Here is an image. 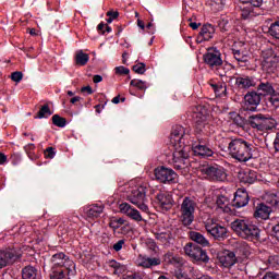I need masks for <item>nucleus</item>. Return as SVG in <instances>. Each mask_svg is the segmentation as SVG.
<instances>
[{
	"instance_id": "f257e3e1",
	"label": "nucleus",
	"mask_w": 279,
	"mask_h": 279,
	"mask_svg": "<svg viewBox=\"0 0 279 279\" xmlns=\"http://www.w3.org/2000/svg\"><path fill=\"white\" fill-rule=\"evenodd\" d=\"M193 120L195 124L196 134H204L205 137H198V144H192V149L195 156H202L203 158H208L215 154L210 147L206 144L208 143V136H210V124H208V116L206 114V109L198 107L193 113Z\"/></svg>"
},
{
	"instance_id": "f03ea898",
	"label": "nucleus",
	"mask_w": 279,
	"mask_h": 279,
	"mask_svg": "<svg viewBox=\"0 0 279 279\" xmlns=\"http://www.w3.org/2000/svg\"><path fill=\"white\" fill-rule=\"evenodd\" d=\"M182 125H175L170 134V144L173 147L172 165L178 171L186 169V158H189V147L184 144L187 138Z\"/></svg>"
},
{
	"instance_id": "7ed1b4c3",
	"label": "nucleus",
	"mask_w": 279,
	"mask_h": 279,
	"mask_svg": "<svg viewBox=\"0 0 279 279\" xmlns=\"http://www.w3.org/2000/svg\"><path fill=\"white\" fill-rule=\"evenodd\" d=\"M228 153L238 162H250L256 158V146L245 138H233L228 144Z\"/></svg>"
},
{
	"instance_id": "20e7f679",
	"label": "nucleus",
	"mask_w": 279,
	"mask_h": 279,
	"mask_svg": "<svg viewBox=\"0 0 279 279\" xmlns=\"http://www.w3.org/2000/svg\"><path fill=\"white\" fill-rule=\"evenodd\" d=\"M51 263L52 274L50 275V279H69L66 276L73 271L72 269H75V264L66 259V255L62 252L52 255Z\"/></svg>"
},
{
	"instance_id": "39448f33",
	"label": "nucleus",
	"mask_w": 279,
	"mask_h": 279,
	"mask_svg": "<svg viewBox=\"0 0 279 279\" xmlns=\"http://www.w3.org/2000/svg\"><path fill=\"white\" fill-rule=\"evenodd\" d=\"M231 229L242 239L252 241V243H258L260 239V230L244 219H235L231 222Z\"/></svg>"
},
{
	"instance_id": "423d86ee",
	"label": "nucleus",
	"mask_w": 279,
	"mask_h": 279,
	"mask_svg": "<svg viewBox=\"0 0 279 279\" xmlns=\"http://www.w3.org/2000/svg\"><path fill=\"white\" fill-rule=\"evenodd\" d=\"M121 191H125L128 202L137 206L143 213H149V206H147V192L145 191V187H130V184H125Z\"/></svg>"
},
{
	"instance_id": "0eeeda50",
	"label": "nucleus",
	"mask_w": 279,
	"mask_h": 279,
	"mask_svg": "<svg viewBox=\"0 0 279 279\" xmlns=\"http://www.w3.org/2000/svg\"><path fill=\"white\" fill-rule=\"evenodd\" d=\"M195 210H197V202L192 197L185 196L179 209L182 226L189 228L195 221Z\"/></svg>"
},
{
	"instance_id": "6e6552de",
	"label": "nucleus",
	"mask_w": 279,
	"mask_h": 279,
	"mask_svg": "<svg viewBox=\"0 0 279 279\" xmlns=\"http://www.w3.org/2000/svg\"><path fill=\"white\" fill-rule=\"evenodd\" d=\"M21 256H23V250L20 246L12 245L0 250V269L14 265L16 260H20Z\"/></svg>"
},
{
	"instance_id": "1a4fd4ad",
	"label": "nucleus",
	"mask_w": 279,
	"mask_h": 279,
	"mask_svg": "<svg viewBox=\"0 0 279 279\" xmlns=\"http://www.w3.org/2000/svg\"><path fill=\"white\" fill-rule=\"evenodd\" d=\"M266 202L270 206L266 205L265 203H260L257 205L254 213V217L256 219H269V215L274 213V208H279L278 194H271L270 196H268Z\"/></svg>"
},
{
	"instance_id": "9d476101",
	"label": "nucleus",
	"mask_w": 279,
	"mask_h": 279,
	"mask_svg": "<svg viewBox=\"0 0 279 279\" xmlns=\"http://www.w3.org/2000/svg\"><path fill=\"white\" fill-rule=\"evenodd\" d=\"M247 121L248 125H251L253 130H259V132H265V130H271V128L276 125V120L263 113L250 116Z\"/></svg>"
},
{
	"instance_id": "9b49d317",
	"label": "nucleus",
	"mask_w": 279,
	"mask_h": 279,
	"mask_svg": "<svg viewBox=\"0 0 279 279\" xmlns=\"http://www.w3.org/2000/svg\"><path fill=\"white\" fill-rule=\"evenodd\" d=\"M199 171L207 180L213 182H226L228 174L221 166H203L199 168Z\"/></svg>"
},
{
	"instance_id": "f8f14e48",
	"label": "nucleus",
	"mask_w": 279,
	"mask_h": 279,
	"mask_svg": "<svg viewBox=\"0 0 279 279\" xmlns=\"http://www.w3.org/2000/svg\"><path fill=\"white\" fill-rule=\"evenodd\" d=\"M278 57L272 49L262 51V66L267 73H274L278 69Z\"/></svg>"
},
{
	"instance_id": "ddd939ff",
	"label": "nucleus",
	"mask_w": 279,
	"mask_h": 279,
	"mask_svg": "<svg viewBox=\"0 0 279 279\" xmlns=\"http://www.w3.org/2000/svg\"><path fill=\"white\" fill-rule=\"evenodd\" d=\"M203 60L209 69H219L223 65V59L221 58V51L217 48H208L207 52L203 56Z\"/></svg>"
},
{
	"instance_id": "4468645a",
	"label": "nucleus",
	"mask_w": 279,
	"mask_h": 279,
	"mask_svg": "<svg viewBox=\"0 0 279 279\" xmlns=\"http://www.w3.org/2000/svg\"><path fill=\"white\" fill-rule=\"evenodd\" d=\"M185 255L189 256V258L193 262V263H208L209 258L208 255L206 254V252L204 250H202V247L197 246V245H185L183 247Z\"/></svg>"
},
{
	"instance_id": "2eb2a0df",
	"label": "nucleus",
	"mask_w": 279,
	"mask_h": 279,
	"mask_svg": "<svg viewBox=\"0 0 279 279\" xmlns=\"http://www.w3.org/2000/svg\"><path fill=\"white\" fill-rule=\"evenodd\" d=\"M263 97V94H259L257 92H248L244 96V104L242 106L243 110L246 112H256V108L260 106V99Z\"/></svg>"
},
{
	"instance_id": "dca6fc26",
	"label": "nucleus",
	"mask_w": 279,
	"mask_h": 279,
	"mask_svg": "<svg viewBox=\"0 0 279 279\" xmlns=\"http://www.w3.org/2000/svg\"><path fill=\"white\" fill-rule=\"evenodd\" d=\"M155 178L162 184H171L178 180V173L172 169L166 167H158L155 169Z\"/></svg>"
},
{
	"instance_id": "f3484780",
	"label": "nucleus",
	"mask_w": 279,
	"mask_h": 279,
	"mask_svg": "<svg viewBox=\"0 0 279 279\" xmlns=\"http://www.w3.org/2000/svg\"><path fill=\"white\" fill-rule=\"evenodd\" d=\"M257 90L262 97H265L267 95H270L268 101L274 106V108H279V100H274V97H276V94L278 93V88H274V85L269 82L260 83L257 86Z\"/></svg>"
},
{
	"instance_id": "a211bd4d",
	"label": "nucleus",
	"mask_w": 279,
	"mask_h": 279,
	"mask_svg": "<svg viewBox=\"0 0 279 279\" xmlns=\"http://www.w3.org/2000/svg\"><path fill=\"white\" fill-rule=\"evenodd\" d=\"M239 254V251L235 253L232 251L225 250L222 252H219L217 255L218 262L220 263L221 267H226L227 269H230V267H234L236 265L238 259L236 255Z\"/></svg>"
},
{
	"instance_id": "6ab92c4d",
	"label": "nucleus",
	"mask_w": 279,
	"mask_h": 279,
	"mask_svg": "<svg viewBox=\"0 0 279 279\" xmlns=\"http://www.w3.org/2000/svg\"><path fill=\"white\" fill-rule=\"evenodd\" d=\"M119 208H120V213H122L123 215H126V217H129L133 221H137V222L143 221V216L141 215V211L133 208L130 204L122 203L120 204Z\"/></svg>"
},
{
	"instance_id": "aec40b11",
	"label": "nucleus",
	"mask_w": 279,
	"mask_h": 279,
	"mask_svg": "<svg viewBox=\"0 0 279 279\" xmlns=\"http://www.w3.org/2000/svg\"><path fill=\"white\" fill-rule=\"evenodd\" d=\"M156 199L163 210H171L173 208V196L169 192H159Z\"/></svg>"
},
{
	"instance_id": "412c9836",
	"label": "nucleus",
	"mask_w": 279,
	"mask_h": 279,
	"mask_svg": "<svg viewBox=\"0 0 279 279\" xmlns=\"http://www.w3.org/2000/svg\"><path fill=\"white\" fill-rule=\"evenodd\" d=\"M250 204V194L245 190H238L233 198V206L235 208H243Z\"/></svg>"
},
{
	"instance_id": "4be33fe9",
	"label": "nucleus",
	"mask_w": 279,
	"mask_h": 279,
	"mask_svg": "<svg viewBox=\"0 0 279 279\" xmlns=\"http://www.w3.org/2000/svg\"><path fill=\"white\" fill-rule=\"evenodd\" d=\"M215 36V26L211 24H205L202 26L201 32L196 38V43L202 44L206 40H211Z\"/></svg>"
},
{
	"instance_id": "5701e85b",
	"label": "nucleus",
	"mask_w": 279,
	"mask_h": 279,
	"mask_svg": "<svg viewBox=\"0 0 279 279\" xmlns=\"http://www.w3.org/2000/svg\"><path fill=\"white\" fill-rule=\"evenodd\" d=\"M206 230L214 239L221 241V239H226V234H228V230L225 227L219 225L206 226Z\"/></svg>"
},
{
	"instance_id": "b1692460",
	"label": "nucleus",
	"mask_w": 279,
	"mask_h": 279,
	"mask_svg": "<svg viewBox=\"0 0 279 279\" xmlns=\"http://www.w3.org/2000/svg\"><path fill=\"white\" fill-rule=\"evenodd\" d=\"M107 267L109 268V271L113 274V276H121L128 271V267L125 265L114 259L107 262Z\"/></svg>"
},
{
	"instance_id": "393cba45",
	"label": "nucleus",
	"mask_w": 279,
	"mask_h": 279,
	"mask_svg": "<svg viewBox=\"0 0 279 279\" xmlns=\"http://www.w3.org/2000/svg\"><path fill=\"white\" fill-rule=\"evenodd\" d=\"M238 178L242 184H254L256 182V172L254 170H242Z\"/></svg>"
},
{
	"instance_id": "a878e982",
	"label": "nucleus",
	"mask_w": 279,
	"mask_h": 279,
	"mask_svg": "<svg viewBox=\"0 0 279 279\" xmlns=\"http://www.w3.org/2000/svg\"><path fill=\"white\" fill-rule=\"evenodd\" d=\"M232 53H233L234 60H236L240 66H246L247 62H250V54L247 53V51L233 48Z\"/></svg>"
},
{
	"instance_id": "bb28decb",
	"label": "nucleus",
	"mask_w": 279,
	"mask_h": 279,
	"mask_svg": "<svg viewBox=\"0 0 279 279\" xmlns=\"http://www.w3.org/2000/svg\"><path fill=\"white\" fill-rule=\"evenodd\" d=\"M160 265V258L158 257H149L147 255H140V266L145 269H149V267H158Z\"/></svg>"
},
{
	"instance_id": "cd10ccee",
	"label": "nucleus",
	"mask_w": 279,
	"mask_h": 279,
	"mask_svg": "<svg viewBox=\"0 0 279 279\" xmlns=\"http://www.w3.org/2000/svg\"><path fill=\"white\" fill-rule=\"evenodd\" d=\"M235 84L238 88H252L256 86V81L252 76H239L235 78Z\"/></svg>"
},
{
	"instance_id": "c85d7f7f",
	"label": "nucleus",
	"mask_w": 279,
	"mask_h": 279,
	"mask_svg": "<svg viewBox=\"0 0 279 279\" xmlns=\"http://www.w3.org/2000/svg\"><path fill=\"white\" fill-rule=\"evenodd\" d=\"M104 213V205H92L85 208V215L89 217V219H95L99 217Z\"/></svg>"
},
{
	"instance_id": "c756f323",
	"label": "nucleus",
	"mask_w": 279,
	"mask_h": 279,
	"mask_svg": "<svg viewBox=\"0 0 279 279\" xmlns=\"http://www.w3.org/2000/svg\"><path fill=\"white\" fill-rule=\"evenodd\" d=\"M23 279H39L38 269L34 266H26L22 269Z\"/></svg>"
},
{
	"instance_id": "7c9ffc66",
	"label": "nucleus",
	"mask_w": 279,
	"mask_h": 279,
	"mask_svg": "<svg viewBox=\"0 0 279 279\" xmlns=\"http://www.w3.org/2000/svg\"><path fill=\"white\" fill-rule=\"evenodd\" d=\"M89 60H90V57L88 56V53H84V51L82 50H78L75 54L76 66H86Z\"/></svg>"
},
{
	"instance_id": "2f4dec72",
	"label": "nucleus",
	"mask_w": 279,
	"mask_h": 279,
	"mask_svg": "<svg viewBox=\"0 0 279 279\" xmlns=\"http://www.w3.org/2000/svg\"><path fill=\"white\" fill-rule=\"evenodd\" d=\"M209 86H211L216 97H223L228 90L226 83H209Z\"/></svg>"
},
{
	"instance_id": "473e14b6",
	"label": "nucleus",
	"mask_w": 279,
	"mask_h": 279,
	"mask_svg": "<svg viewBox=\"0 0 279 279\" xmlns=\"http://www.w3.org/2000/svg\"><path fill=\"white\" fill-rule=\"evenodd\" d=\"M190 239L194 241V243H198V245H209L208 240L197 231H191Z\"/></svg>"
},
{
	"instance_id": "72a5a7b5",
	"label": "nucleus",
	"mask_w": 279,
	"mask_h": 279,
	"mask_svg": "<svg viewBox=\"0 0 279 279\" xmlns=\"http://www.w3.org/2000/svg\"><path fill=\"white\" fill-rule=\"evenodd\" d=\"M57 234L60 239L59 240L60 243H69V241H68L69 240V234H68V231H66V227L59 226Z\"/></svg>"
},
{
	"instance_id": "f704fd0d",
	"label": "nucleus",
	"mask_w": 279,
	"mask_h": 279,
	"mask_svg": "<svg viewBox=\"0 0 279 279\" xmlns=\"http://www.w3.org/2000/svg\"><path fill=\"white\" fill-rule=\"evenodd\" d=\"M53 112L49 109V105H44L37 113V119H49Z\"/></svg>"
},
{
	"instance_id": "c9c22d12",
	"label": "nucleus",
	"mask_w": 279,
	"mask_h": 279,
	"mask_svg": "<svg viewBox=\"0 0 279 279\" xmlns=\"http://www.w3.org/2000/svg\"><path fill=\"white\" fill-rule=\"evenodd\" d=\"M130 85L138 88V90H147V82L142 80L134 78L131 81Z\"/></svg>"
},
{
	"instance_id": "e433bc0d",
	"label": "nucleus",
	"mask_w": 279,
	"mask_h": 279,
	"mask_svg": "<svg viewBox=\"0 0 279 279\" xmlns=\"http://www.w3.org/2000/svg\"><path fill=\"white\" fill-rule=\"evenodd\" d=\"M52 123L53 125H56L57 128H65L66 126V119L62 118L58 114H54L52 117Z\"/></svg>"
},
{
	"instance_id": "4c0bfd02",
	"label": "nucleus",
	"mask_w": 279,
	"mask_h": 279,
	"mask_svg": "<svg viewBox=\"0 0 279 279\" xmlns=\"http://www.w3.org/2000/svg\"><path fill=\"white\" fill-rule=\"evenodd\" d=\"M268 267L270 269H279V256L278 255H272L268 257Z\"/></svg>"
},
{
	"instance_id": "58836bf2",
	"label": "nucleus",
	"mask_w": 279,
	"mask_h": 279,
	"mask_svg": "<svg viewBox=\"0 0 279 279\" xmlns=\"http://www.w3.org/2000/svg\"><path fill=\"white\" fill-rule=\"evenodd\" d=\"M216 204L218 208H226L228 204H230V199H228L225 195H218L216 198Z\"/></svg>"
},
{
	"instance_id": "ea45409f",
	"label": "nucleus",
	"mask_w": 279,
	"mask_h": 279,
	"mask_svg": "<svg viewBox=\"0 0 279 279\" xmlns=\"http://www.w3.org/2000/svg\"><path fill=\"white\" fill-rule=\"evenodd\" d=\"M125 225V220L123 218H112L109 222L110 228L113 230H118L121 226Z\"/></svg>"
},
{
	"instance_id": "a19ab883",
	"label": "nucleus",
	"mask_w": 279,
	"mask_h": 279,
	"mask_svg": "<svg viewBox=\"0 0 279 279\" xmlns=\"http://www.w3.org/2000/svg\"><path fill=\"white\" fill-rule=\"evenodd\" d=\"M268 33H269L270 36H272L274 38H278V39H279V22H274V23L269 26Z\"/></svg>"
},
{
	"instance_id": "79ce46f5",
	"label": "nucleus",
	"mask_w": 279,
	"mask_h": 279,
	"mask_svg": "<svg viewBox=\"0 0 279 279\" xmlns=\"http://www.w3.org/2000/svg\"><path fill=\"white\" fill-rule=\"evenodd\" d=\"M209 5L213 8V10H221L222 8H226V0H209Z\"/></svg>"
},
{
	"instance_id": "37998d69",
	"label": "nucleus",
	"mask_w": 279,
	"mask_h": 279,
	"mask_svg": "<svg viewBox=\"0 0 279 279\" xmlns=\"http://www.w3.org/2000/svg\"><path fill=\"white\" fill-rule=\"evenodd\" d=\"M231 118L234 125H238V128H243V125H245V120L242 117H240L239 113H233Z\"/></svg>"
},
{
	"instance_id": "c03bdc74",
	"label": "nucleus",
	"mask_w": 279,
	"mask_h": 279,
	"mask_svg": "<svg viewBox=\"0 0 279 279\" xmlns=\"http://www.w3.org/2000/svg\"><path fill=\"white\" fill-rule=\"evenodd\" d=\"M241 3H246L252 8H260L263 5V0H240Z\"/></svg>"
},
{
	"instance_id": "a18cd8bd",
	"label": "nucleus",
	"mask_w": 279,
	"mask_h": 279,
	"mask_svg": "<svg viewBox=\"0 0 279 279\" xmlns=\"http://www.w3.org/2000/svg\"><path fill=\"white\" fill-rule=\"evenodd\" d=\"M218 26L220 27L221 32H228L230 29V22H228L226 19H222L218 22Z\"/></svg>"
},
{
	"instance_id": "49530a36",
	"label": "nucleus",
	"mask_w": 279,
	"mask_h": 279,
	"mask_svg": "<svg viewBox=\"0 0 279 279\" xmlns=\"http://www.w3.org/2000/svg\"><path fill=\"white\" fill-rule=\"evenodd\" d=\"M133 71L138 73V75H143L146 71L145 63H137L136 65H133Z\"/></svg>"
},
{
	"instance_id": "de8ad7c7",
	"label": "nucleus",
	"mask_w": 279,
	"mask_h": 279,
	"mask_svg": "<svg viewBox=\"0 0 279 279\" xmlns=\"http://www.w3.org/2000/svg\"><path fill=\"white\" fill-rule=\"evenodd\" d=\"M163 260L165 263H167L168 265L171 263H175V256L173 255V253L168 252L163 255Z\"/></svg>"
},
{
	"instance_id": "09e8293b",
	"label": "nucleus",
	"mask_w": 279,
	"mask_h": 279,
	"mask_svg": "<svg viewBox=\"0 0 279 279\" xmlns=\"http://www.w3.org/2000/svg\"><path fill=\"white\" fill-rule=\"evenodd\" d=\"M116 74L117 75H129L130 74V69L121 65L116 68Z\"/></svg>"
},
{
	"instance_id": "8fccbe9b",
	"label": "nucleus",
	"mask_w": 279,
	"mask_h": 279,
	"mask_svg": "<svg viewBox=\"0 0 279 279\" xmlns=\"http://www.w3.org/2000/svg\"><path fill=\"white\" fill-rule=\"evenodd\" d=\"M11 80H12L13 82H16V83L21 82V80H23V72H19V71L13 72V73L11 74Z\"/></svg>"
},
{
	"instance_id": "3c124183",
	"label": "nucleus",
	"mask_w": 279,
	"mask_h": 279,
	"mask_svg": "<svg viewBox=\"0 0 279 279\" xmlns=\"http://www.w3.org/2000/svg\"><path fill=\"white\" fill-rule=\"evenodd\" d=\"M45 156L46 158H54L56 157V148L53 147H48L46 150H45Z\"/></svg>"
},
{
	"instance_id": "603ef678",
	"label": "nucleus",
	"mask_w": 279,
	"mask_h": 279,
	"mask_svg": "<svg viewBox=\"0 0 279 279\" xmlns=\"http://www.w3.org/2000/svg\"><path fill=\"white\" fill-rule=\"evenodd\" d=\"M263 279H278V274L276 272H267Z\"/></svg>"
},
{
	"instance_id": "864d4df0",
	"label": "nucleus",
	"mask_w": 279,
	"mask_h": 279,
	"mask_svg": "<svg viewBox=\"0 0 279 279\" xmlns=\"http://www.w3.org/2000/svg\"><path fill=\"white\" fill-rule=\"evenodd\" d=\"M101 243L102 245H108L110 243V236L107 233H104L101 236Z\"/></svg>"
},
{
	"instance_id": "5fc2aeb1",
	"label": "nucleus",
	"mask_w": 279,
	"mask_h": 279,
	"mask_svg": "<svg viewBox=\"0 0 279 279\" xmlns=\"http://www.w3.org/2000/svg\"><path fill=\"white\" fill-rule=\"evenodd\" d=\"M107 16H109V19H113V21H114V19H119V12H117V11H108L107 12Z\"/></svg>"
},
{
	"instance_id": "6e6d98bb",
	"label": "nucleus",
	"mask_w": 279,
	"mask_h": 279,
	"mask_svg": "<svg viewBox=\"0 0 279 279\" xmlns=\"http://www.w3.org/2000/svg\"><path fill=\"white\" fill-rule=\"evenodd\" d=\"M175 278H177V279H189L190 277H189V275H186L185 272L178 271V272L175 274Z\"/></svg>"
},
{
	"instance_id": "4d7b16f0",
	"label": "nucleus",
	"mask_w": 279,
	"mask_h": 279,
	"mask_svg": "<svg viewBox=\"0 0 279 279\" xmlns=\"http://www.w3.org/2000/svg\"><path fill=\"white\" fill-rule=\"evenodd\" d=\"M81 93H87V95H93V87L90 86L82 87Z\"/></svg>"
},
{
	"instance_id": "13d9d810",
	"label": "nucleus",
	"mask_w": 279,
	"mask_h": 279,
	"mask_svg": "<svg viewBox=\"0 0 279 279\" xmlns=\"http://www.w3.org/2000/svg\"><path fill=\"white\" fill-rule=\"evenodd\" d=\"M240 252H243L242 256H244V258H247V256H250V251H247V247L245 246H240Z\"/></svg>"
},
{
	"instance_id": "bf43d9fd",
	"label": "nucleus",
	"mask_w": 279,
	"mask_h": 279,
	"mask_svg": "<svg viewBox=\"0 0 279 279\" xmlns=\"http://www.w3.org/2000/svg\"><path fill=\"white\" fill-rule=\"evenodd\" d=\"M8 162V156L5 154L0 153V165H5Z\"/></svg>"
},
{
	"instance_id": "052dcab7",
	"label": "nucleus",
	"mask_w": 279,
	"mask_h": 279,
	"mask_svg": "<svg viewBox=\"0 0 279 279\" xmlns=\"http://www.w3.org/2000/svg\"><path fill=\"white\" fill-rule=\"evenodd\" d=\"M274 145H275L276 151H279V132L276 134Z\"/></svg>"
},
{
	"instance_id": "680f3d73",
	"label": "nucleus",
	"mask_w": 279,
	"mask_h": 279,
	"mask_svg": "<svg viewBox=\"0 0 279 279\" xmlns=\"http://www.w3.org/2000/svg\"><path fill=\"white\" fill-rule=\"evenodd\" d=\"M104 77L101 75H94L93 82L94 84H99V82H102Z\"/></svg>"
},
{
	"instance_id": "e2e57ef3",
	"label": "nucleus",
	"mask_w": 279,
	"mask_h": 279,
	"mask_svg": "<svg viewBox=\"0 0 279 279\" xmlns=\"http://www.w3.org/2000/svg\"><path fill=\"white\" fill-rule=\"evenodd\" d=\"M272 232L275 233L276 239H278V234H279V223H277L275 227H272Z\"/></svg>"
},
{
	"instance_id": "0e129e2a",
	"label": "nucleus",
	"mask_w": 279,
	"mask_h": 279,
	"mask_svg": "<svg viewBox=\"0 0 279 279\" xmlns=\"http://www.w3.org/2000/svg\"><path fill=\"white\" fill-rule=\"evenodd\" d=\"M104 27H106V24L104 23L98 24L97 26L98 32H101V34H106V31H104Z\"/></svg>"
},
{
	"instance_id": "69168bd1",
	"label": "nucleus",
	"mask_w": 279,
	"mask_h": 279,
	"mask_svg": "<svg viewBox=\"0 0 279 279\" xmlns=\"http://www.w3.org/2000/svg\"><path fill=\"white\" fill-rule=\"evenodd\" d=\"M201 25H202V24L195 23V22H191V23H190V27L193 28V29H198Z\"/></svg>"
},
{
	"instance_id": "338daca9",
	"label": "nucleus",
	"mask_w": 279,
	"mask_h": 279,
	"mask_svg": "<svg viewBox=\"0 0 279 279\" xmlns=\"http://www.w3.org/2000/svg\"><path fill=\"white\" fill-rule=\"evenodd\" d=\"M148 252H153L154 254H157L158 253V246H156V245L149 246Z\"/></svg>"
},
{
	"instance_id": "774afa93",
	"label": "nucleus",
	"mask_w": 279,
	"mask_h": 279,
	"mask_svg": "<svg viewBox=\"0 0 279 279\" xmlns=\"http://www.w3.org/2000/svg\"><path fill=\"white\" fill-rule=\"evenodd\" d=\"M137 26L140 29H145V22H143V20H137Z\"/></svg>"
}]
</instances>
